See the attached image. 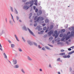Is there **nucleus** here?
<instances>
[{"label":"nucleus","mask_w":74,"mask_h":74,"mask_svg":"<svg viewBox=\"0 0 74 74\" xmlns=\"http://www.w3.org/2000/svg\"><path fill=\"white\" fill-rule=\"evenodd\" d=\"M44 18L42 17H39L37 18V16H36L34 18V20H36V21H34L35 23H36V22H38V21H43Z\"/></svg>","instance_id":"obj_1"},{"label":"nucleus","mask_w":74,"mask_h":74,"mask_svg":"<svg viewBox=\"0 0 74 74\" xmlns=\"http://www.w3.org/2000/svg\"><path fill=\"white\" fill-rule=\"evenodd\" d=\"M72 30L73 31H72L71 32V34L68 36V37H67L66 39V40H67L68 39H69L70 38V37H73L74 36V27H72L71 28Z\"/></svg>","instance_id":"obj_2"},{"label":"nucleus","mask_w":74,"mask_h":74,"mask_svg":"<svg viewBox=\"0 0 74 74\" xmlns=\"http://www.w3.org/2000/svg\"><path fill=\"white\" fill-rule=\"evenodd\" d=\"M53 36L55 37V38H57L58 36V31H56L54 32V34L53 35Z\"/></svg>","instance_id":"obj_3"},{"label":"nucleus","mask_w":74,"mask_h":74,"mask_svg":"<svg viewBox=\"0 0 74 74\" xmlns=\"http://www.w3.org/2000/svg\"><path fill=\"white\" fill-rule=\"evenodd\" d=\"M34 3V1H31L29 2H27L26 3V4H30V7H32L33 5V3Z\"/></svg>","instance_id":"obj_4"},{"label":"nucleus","mask_w":74,"mask_h":74,"mask_svg":"<svg viewBox=\"0 0 74 74\" xmlns=\"http://www.w3.org/2000/svg\"><path fill=\"white\" fill-rule=\"evenodd\" d=\"M53 30H51L48 32V34L49 35V36H51V35L52 34H53Z\"/></svg>","instance_id":"obj_5"},{"label":"nucleus","mask_w":74,"mask_h":74,"mask_svg":"<svg viewBox=\"0 0 74 74\" xmlns=\"http://www.w3.org/2000/svg\"><path fill=\"white\" fill-rule=\"evenodd\" d=\"M13 68H15V69H18L19 67V66L18 65H15L14 66L12 65Z\"/></svg>","instance_id":"obj_6"},{"label":"nucleus","mask_w":74,"mask_h":74,"mask_svg":"<svg viewBox=\"0 0 74 74\" xmlns=\"http://www.w3.org/2000/svg\"><path fill=\"white\" fill-rule=\"evenodd\" d=\"M29 7L27 5L24 6L23 7L24 9H25V10H27L29 9Z\"/></svg>","instance_id":"obj_7"},{"label":"nucleus","mask_w":74,"mask_h":74,"mask_svg":"<svg viewBox=\"0 0 74 74\" xmlns=\"http://www.w3.org/2000/svg\"><path fill=\"white\" fill-rule=\"evenodd\" d=\"M37 15L39 16V15H40L41 14H42V11L41 10H39L38 12L37 13Z\"/></svg>","instance_id":"obj_8"},{"label":"nucleus","mask_w":74,"mask_h":74,"mask_svg":"<svg viewBox=\"0 0 74 74\" xmlns=\"http://www.w3.org/2000/svg\"><path fill=\"white\" fill-rule=\"evenodd\" d=\"M28 29L30 33L31 34H32V35H33V36H34V34L32 32V31L30 29L28 28Z\"/></svg>","instance_id":"obj_9"},{"label":"nucleus","mask_w":74,"mask_h":74,"mask_svg":"<svg viewBox=\"0 0 74 74\" xmlns=\"http://www.w3.org/2000/svg\"><path fill=\"white\" fill-rule=\"evenodd\" d=\"M40 28L41 27H40V26L39 25L37 26V29H38V30L39 31H40V30H42V29Z\"/></svg>","instance_id":"obj_10"},{"label":"nucleus","mask_w":74,"mask_h":74,"mask_svg":"<svg viewBox=\"0 0 74 74\" xmlns=\"http://www.w3.org/2000/svg\"><path fill=\"white\" fill-rule=\"evenodd\" d=\"M12 62L14 63V64H16L17 63V61H16V60H13Z\"/></svg>","instance_id":"obj_11"},{"label":"nucleus","mask_w":74,"mask_h":74,"mask_svg":"<svg viewBox=\"0 0 74 74\" xmlns=\"http://www.w3.org/2000/svg\"><path fill=\"white\" fill-rule=\"evenodd\" d=\"M14 36L18 41H19V39H18V37H17V36H16V35H14Z\"/></svg>","instance_id":"obj_12"},{"label":"nucleus","mask_w":74,"mask_h":74,"mask_svg":"<svg viewBox=\"0 0 74 74\" xmlns=\"http://www.w3.org/2000/svg\"><path fill=\"white\" fill-rule=\"evenodd\" d=\"M27 59H28V60H32V58H31L29 56H27Z\"/></svg>","instance_id":"obj_13"},{"label":"nucleus","mask_w":74,"mask_h":74,"mask_svg":"<svg viewBox=\"0 0 74 74\" xmlns=\"http://www.w3.org/2000/svg\"><path fill=\"white\" fill-rule=\"evenodd\" d=\"M74 53V51L69 53L68 55H71V54H72V53Z\"/></svg>","instance_id":"obj_14"},{"label":"nucleus","mask_w":74,"mask_h":74,"mask_svg":"<svg viewBox=\"0 0 74 74\" xmlns=\"http://www.w3.org/2000/svg\"><path fill=\"white\" fill-rule=\"evenodd\" d=\"M28 43L30 44V45H32V43L30 42V41L29 40L28 41Z\"/></svg>","instance_id":"obj_15"},{"label":"nucleus","mask_w":74,"mask_h":74,"mask_svg":"<svg viewBox=\"0 0 74 74\" xmlns=\"http://www.w3.org/2000/svg\"><path fill=\"white\" fill-rule=\"evenodd\" d=\"M64 55H65V53H61L60 54V55H61V56Z\"/></svg>","instance_id":"obj_16"},{"label":"nucleus","mask_w":74,"mask_h":74,"mask_svg":"<svg viewBox=\"0 0 74 74\" xmlns=\"http://www.w3.org/2000/svg\"><path fill=\"white\" fill-rule=\"evenodd\" d=\"M21 72H22L23 74H25V72L24 71V70H23V69L21 70Z\"/></svg>","instance_id":"obj_17"},{"label":"nucleus","mask_w":74,"mask_h":74,"mask_svg":"<svg viewBox=\"0 0 74 74\" xmlns=\"http://www.w3.org/2000/svg\"><path fill=\"white\" fill-rule=\"evenodd\" d=\"M3 55L5 56V58H7V55H6L5 53H3Z\"/></svg>","instance_id":"obj_18"},{"label":"nucleus","mask_w":74,"mask_h":74,"mask_svg":"<svg viewBox=\"0 0 74 74\" xmlns=\"http://www.w3.org/2000/svg\"><path fill=\"white\" fill-rule=\"evenodd\" d=\"M45 22L46 23H48L49 22V20L48 19H46L45 20Z\"/></svg>","instance_id":"obj_19"},{"label":"nucleus","mask_w":74,"mask_h":74,"mask_svg":"<svg viewBox=\"0 0 74 74\" xmlns=\"http://www.w3.org/2000/svg\"><path fill=\"white\" fill-rule=\"evenodd\" d=\"M53 27V25H51L50 27V29H52Z\"/></svg>","instance_id":"obj_20"},{"label":"nucleus","mask_w":74,"mask_h":74,"mask_svg":"<svg viewBox=\"0 0 74 74\" xmlns=\"http://www.w3.org/2000/svg\"><path fill=\"white\" fill-rule=\"evenodd\" d=\"M61 32L63 33L64 32H66V30L65 29H62L61 31Z\"/></svg>","instance_id":"obj_21"},{"label":"nucleus","mask_w":74,"mask_h":74,"mask_svg":"<svg viewBox=\"0 0 74 74\" xmlns=\"http://www.w3.org/2000/svg\"><path fill=\"white\" fill-rule=\"evenodd\" d=\"M11 47L12 48H14V47H15V45L14 44H12L11 45Z\"/></svg>","instance_id":"obj_22"},{"label":"nucleus","mask_w":74,"mask_h":74,"mask_svg":"<svg viewBox=\"0 0 74 74\" xmlns=\"http://www.w3.org/2000/svg\"><path fill=\"white\" fill-rule=\"evenodd\" d=\"M23 29H24L25 30H27V29L25 26H24L23 28Z\"/></svg>","instance_id":"obj_23"},{"label":"nucleus","mask_w":74,"mask_h":74,"mask_svg":"<svg viewBox=\"0 0 74 74\" xmlns=\"http://www.w3.org/2000/svg\"><path fill=\"white\" fill-rule=\"evenodd\" d=\"M45 48H46V49H50V48L47 46L45 47Z\"/></svg>","instance_id":"obj_24"},{"label":"nucleus","mask_w":74,"mask_h":74,"mask_svg":"<svg viewBox=\"0 0 74 74\" xmlns=\"http://www.w3.org/2000/svg\"><path fill=\"white\" fill-rule=\"evenodd\" d=\"M10 9H11V11H12V12H14V11H13V9L12 7H10Z\"/></svg>","instance_id":"obj_25"},{"label":"nucleus","mask_w":74,"mask_h":74,"mask_svg":"<svg viewBox=\"0 0 74 74\" xmlns=\"http://www.w3.org/2000/svg\"><path fill=\"white\" fill-rule=\"evenodd\" d=\"M60 37H63V34H60Z\"/></svg>","instance_id":"obj_26"},{"label":"nucleus","mask_w":74,"mask_h":74,"mask_svg":"<svg viewBox=\"0 0 74 74\" xmlns=\"http://www.w3.org/2000/svg\"><path fill=\"white\" fill-rule=\"evenodd\" d=\"M52 39H53V37L52 36H51L49 38V40H52Z\"/></svg>","instance_id":"obj_27"},{"label":"nucleus","mask_w":74,"mask_h":74,"mask_svg":"<svg viewBox=\"0 0 74 74\" xmlns=\"http://www.w3.org/2000/svg\"><path fill=\"white\" fill-rule=\"evenodd\" d=\"M34 45H35V46H36V47L37 46V43H36L34 42Z\"/></svg>","instance_id":"obj_28"},{"label":"nucleus","mask_w":74,"mask_h":74,"mask_svg":"<svg viewBox=\"0 0 74 74\" xmlns=\"http://www.w3.org/2000/svg\"><path fill=\"white\" fill-rule=\"evenodd\" d=\"M35 2L34 3V4L36 5H37V1H35Z\"/></svg>","instance_id":"obj_29"},{"label":"nucleus","mask_w":74,"mask_h":74,"mask_svg":"<svg viewBox=\"0 0 74 74\" xmlns=\"http://www.w3.org/2000/svg\"><path fill=\"white\" fill-rule=\"evenodd\" d=\"M47 29V27H45L43 28V30H46Z\"/></svg>","instance_id":"obj_30"},{"label":"nucleus","mask_w":74,"mask_h":74,"mask_svg":"<svg viewBox=\"0 0 74 74\" xmlns=\"http://www.w3.org/2000/svg\"><path fill=\"white\" fill-rule=\"evenodd\" d=\"M70 34V32H69L66 35H67V36H68V35H69V34Z\"/></svg>","instance_id":"obj_31"},{"label":"nucleus","mask_w":74,"mask_h":74,"mask_svg":"<svg viewBox=\"0 0 74 74\" xmlns=\"http://www.w3.org/2000/svg\"><path fill=\"white\" fill-rule=\"evenodd\" d=\"M35 12H38V9H35Z\"/></svg>","instance_id":"obj_32"},{"label":"nucleus","mask_w":74,"mask_h":74,"mask_svg":"<svg viewBox=\"0 0 74 74\" xmlns=\"http://www.w3.org/2000/svg\"><path fill=\"white\" fill-rule=\"evenodd\" d=\"M65 38H64V36L62 38V39L61 40L62 41H63L64 40Z\"/></svg>","instance_id":"obj_33"},{"label":"nucleus","mask_w":74,"mask_h":74,"mask_svg":"<svg viewBox=\"0 0 74 74\" xmlns=\"http://www.w3.org/2000/svg\"><path fill=\"white\" fill-rule=\"evenodd\" d=\"M63 57L64 58H67V56H63Z\"/></svg>","instance_id":"obj_34"},{"label":"nucleus","mask_w":74,"mask_h":74,"mask_svg":"<svg viewBox=\"0 0 74 74\" xmlns=\"http://www.w3.org/2000/svg\"><path fill=\"white\" fill-rule=\"evenodd\" d=\"M19 51L20 52H22V49H19Z\"/></svg>","instance_id":"obj_35"},{"label":"nucleus","mask_w":74,"mask_h":74,"mask_svg":"<svg viewBox=\"0 0 74 74\" xmlns=\"http://www.w3.org/2000/svg\"><path fill=\"white\" fill-rule=\"evenodd\" d=\"M17 20H19V17L17 16L16 17Z\"/></svg>","instance_id":"obj_36"},{"label":"nucleus","mask_w":74,"mask_h":74,"mask_svg":"<svg viewBox=\"0 0 74 74\" xmlns=\"http://www.w3.org/2000/svg\"><path fill=\"white\" fill-rule=\"evenodd\" d=\"M37 25V23H35L34 24V26H36Z\"/></svg>","instance_id":"obj_37"},{"label":"nucleus","mask_w":74,"mask_h":74,"mask_svg":"<svg viewBox=\"0 0 74 74\" xmlns=\"http://www.w3.org/2000/svg\"><path fill=\"white\" fill-rule=\"evenodd\" d=\"M40 33H41V34H42L43 33H44V31H41L40 32Z\"/></svg>","instance_id":"obj_38"},{"label":"nucleus","mask_w":74,"mask_h":74,"mask_svg":"<svg viewBox=\"0 0 74 74\" xmlns=\"http://www.w3.org/2000/svg\"><path fill=\"white\" fill-rule=\"evenodd\" d=\"M38 47L39 48H40V49H41V48H42V47H40V45H38Z\"/></svg>","instance_id":"obj_39"},{"label":"nucleus","mask_w":74,"mask_h":74,"mask_svg":"<svg viewBox=\"0 0 74 74\" xmlns=\"http://www.w3.org/2000/svg\"><path fill=\"white\" fill-rule=\"evenodd\" d=\"M70 57V55H68L67 56V58H69Z\"/></svg>","instance_id":"obj_40"},{"label":"nucleus","mask_w":74,"mask_h":74,"mask_svg":"<svg viewBox=\"0 0 74 74\" xmlns=\"http://www.w3.org/2000/svg\"><path fill=\"white\" fill-rule=\"evenodd\" d=\"M15 10H16V12H15L16 14H18V11H17V10H16V9H15Z\"/></svg>","instance_id":"obj_41"},{"label":"nucleus","mask_w":74,"mask_h":74,"mask_svg":"<svg viewBox=\"0 0 74 74\" xmlns=\"http://www.w3.org/2000/svg\"><path fill=\"white\" fill-rule=\"evenodd\" d=\"M60 58H59L57 59V61H60Z\"/></svg>","instance_id":"obj_42"},{"label":"nucleus","mask_w":74,"mask_h":74,"mask_svg":"<svg viewBox=\"0 0 74 74\" xmlns=\"http://www.w3.org/2000/svg\"><path fill=\"white\" fill-rule=\"evenodd\" d=\"M42 49V50H43L44 51V50H45V48H44V47H43Z\"/></svg>","instance_id":"obj_43"},{"label":"nucleus","mask_w":74,"mask_h":74,"mask_svg":"<svg viewBox=\"0 0 74 74\" xmlns=\"http://www.w3.org/2000/svg\"><path fill=\"white\" fill-rule=\"evenodd\" d=\"M8 41L9 43H11V42L10 40H8Z\"/></svg>","instance_id":"obj_44"},{"label":"nucleus","mask_w":74,"mask_h":74,"mask_svg":"<svg viewBox=\"0 0 74 74\" xmlns=\"http://www.w3.org/2000/svg\"><path fill=\"white\" fill-rule=\"evenodd\" d=\"M47 35H45L44 36V37H47Z\"/></svg>","instance_id":"obj_45"},{"label":"nucleus","mask_w":74,"mask_h":74,"mask_svg":"<svg viewBox=\"0 0 74 74\" xmlns=\"http://www.w3.org/2000/svg\"><path fill=\"white\" fill-rule=\"evenodd\" d=\"M49 67H50V68H52V66H51V65H49Z\"/></svg>","instance_id":"obj_46"},{"label":"nucleus","mask_w":74,"mask_h":74,"mask_svg":"<svg viewBox=\"0 0 74 74\" xmlns=\"http://www.w3.org/2000/svg\"><path fill=\"white\" fill-rule=\"evenodd\" d=\"M61 52H64V50H61Z\"/></svg>","instance_id":"obj_47"},{"label":"nucleus","mask_w":74,"mask_h":74,"mask_svg":"<svg viewBox=\"0 0 74 74\" xmlns=\"http://www.w3.org/2000/svg\"><path fill=\"white\" fill-rule=\"evenodd\" d=\"M69 51H71V48H69L68 49Z\"/></svg>","instance_id":"obj_48"},{"label":"nucleus","mask_w":74,"mask_h":74,"mask_svg":"<svg viewBox=\"0 0 74 74\" xmlns=\"http://www.w3.org/2000/svg\"><path fill=\"white\" fill-rule=\"evenodd\" d=\"M33 8H34V10H35V9H36V6H33Z\"/></svg>","instance_id":"obj_49"},{"label":"nucleus","mask_w":74,"mask_h":74,"mask_svg":"<svg viewBox=\"0 0 74 74\" xmlns=\"http://www.w3.org/2000/svg\"><path fill=\"white\" fill-rule=\"evenodd\" d=\"M42 25L43 26H45V24H43Z\"/></svg>","instance_id":"obj_50"},{"label":"nucleus","mask_w":74,"mask_h":74,"mask_svg":"<svg viewBox=\"0 0 74 74\" xmlns=\"http://www.w3.org/2000/svg\"><path fill=\"white\" fill-rule=\"evenodd\" d=\"M39 70L40 71H42L41 69H40Z\"/></svg>","instance_id":"obj_51"},{"label":"nucleus","mask_w":74,"mask_h":74,"mask_svg":"<svg viewBox=\"0 0 74 74\" xmlns=\"http://www.w3.org/2000/svg\"><path fill=\"white\" fill-rule=\"evenodd\" d=\"M22 39H23L24 41H25V39H24V38L23 37L22 38Z\"/></svg>","instance_id":"obj_52"},{"label":"nucleus","mask_w":74,"mask_h":74,"mask_svg":"<svg viewBox=\"0 0 74 74\" xmlns=\"http://www.w3.org/2000/svg\"><path fill=\"white\" fill-rule=\"evenodd\" d=\"M71 48H72L73 49L74 48V46H72V47H71Z\"/></svg>","instance_id":"obj_53"},{"label":"nucleus","mask_w":74,"mask_h":74,"mask_svg":"<svg viewBox=\"0 0 74 74\" xmlns=\"http://www.w3.org/2000/svg\"><path fill=\"white\" fill-rule=\"evenodd\" d=\"M0 47L1 48H2V46H1V43H0Z\"/></svg>","instance_id":"obj_54"},{"label":"nucleus","mask_w":74,"mask_h":74,"mask_svg":"<svg viewBox=\"0 0 74 74\" xmlns=\"http://www.w3.org/2000/svg\"><path fill=\"white\" fill-rule=\"evenodd\" d=\"M0 49L1 50V51H3V49H2V48H0Z\"/></svg>","instance_id":"obj_55"},{"label":"nucleus","mask_w":74,"mask_h":74,"mask_svg":"<svg viewBox=\"0 0 74 74\" xmlns=\"http://www.w3.org/2000/svg\"><path fill=\"white\" fill-rule=\"evenodd\" d=\"M70 70H71V71L72 70V69L71 67H70Z\"/></svg>","instance_id":"obj_56"},{"label":"nucleus","mask_w":74,"mask_h":74,"mask_svg":"<svg viewBox=\"0 0 74 74\" xmlns=\"http://www.w3.org/2000/svg\"><path fill=\"white\" fill-rule=\"evenodd\" d=\"M12 21H10V23H12Z\"/></svg>","instance_id":"obj_57"},{"label":"nucleus","mask_w":74,"mask_h":74,"mask_svg":"<svg viewBox=\"0 0 74 74\" xmlns=\"http://www.w3.org/2000/svg\"><path fill=\"white\" fill-rule=\"evenodd\" d=\"M19 22H22V20H19Z\"/></svg>","instance_id":"obj_58"},{"label":"nucleus","mask_w":74,"mask_h":74,"mask_svg":"<svg viewBox=\"0 0 74 74\" xmlns=\"http://www.w3.org/2000/svg\"><path fill=\"white\" fill-rule=\"evenodd\" d=\"M38 34H41V32H38Z\"/></svg>","instance_id":"obj_59"},{"label":"nucleus","mask_w":74,"mask_h":74,"mask_svg":"<svg viewBox=\"0 0 74 74\" xmlns=\"http://www.w3.org/2000/svg\"><path fill=\"white\" fill-rule=\"evenodd\" d=\"M49 45V46H50V47H53V46H52L51 45Z\"/></svg>","instance_id":"obj_60"},{"label":"nucleus","mask_w":74,"mask_h":74,"mask_svg":"<svg viewBox=\"0 0 74 74\" xmlns=\"http://www.w3.org/2000/svg\"><path fill=\"white\" fill-rule=\"evenodd\" d=\"M58 74H60V72H58Z\"/></svg>","instance_id":"obj_61"},{"label":"nucleus","mask_w":74,"mask_h":74,"mask_svg":"<svg viewBox=\"0 0 74 74\" xmlns=\"http://www.w3.org/2000/svg\"><path fill=\"white\" fill-rule=\"evenodd\" d=\"M66 43L67 44H69V42H66Z\"/></svg>","instance_id":"obj_62"},{"label":"nucleus","mask_w":74,"mask_h":74,"mask_svg":"<svg viewBox=\"0 0 74 74\" xmlns=\"http://www.w3.org/2000/svg\"><path fill=\"white\" fill-rule=\"evenodd\" d=\"M30 15H32V13H31L30 14Z\"/></svg>","instance_id":"obj_63"},{"label":"nucleus","mask_w":74,"mask_h":74,"mask_svg":"<svg viewBox=\"0 0 74 74\" xmlns=\"http://www.w3.org/2000/svg\"><path fill=\"white\" fill-rule=\"evenodd\" d=\"M30 22H32V20H30Z\"/></svg>","instance_id":"obj_64"}]
</instances>
